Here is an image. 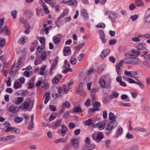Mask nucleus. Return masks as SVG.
Here are the masks:
<instances>
[{
  "mask_svg": "<svg viewBox=\"0 0 150 150\" xmlns=\"http://www.w3.org/2000/svg\"><path fill=\"white\" fill-rule=\"evenodd\" d=\"M118 93L115 92L113 91L112 94L109 96V98L110 99H112L115 98H117L118 96Z\"/></svg>",
  "mask_w": 150,
  "mask_h": 150,
  "instance_id": "obj_15",
  "label": "nucleus"
},
{
  "mask_svg": "<svg viewBox=\"0 0 150 150\" xmlns=\"http://www.w3.org/2000/svg\"><path fill=\"white\" fill-rule=\"evenodd\" d=\"M47 55L46 52H43L42 54L40 57L43 60H45L46 58Z\"/></svg>",
  "mask_w": 150,
  "mask_h": 150,
  "instance_id": "obj_44",
  "label": "nucleus"
},
{
  "mask_svg": "<svg viewBox=\"0 0 150 150\" xmlns=\"http://www.w3.org/2000/svg\"><path fill=\"white\" fill-rule=\"evenodd\" d=\"M137 75V73L136 72L131 71V77L132 78H135V76Z\"/></svg>",
  "mask_w": 150,
  "mask_h": 150,
  "instance_id": "obj_64",
  "label": "nucleus"
},
{
  "mask_svg": "<svg viewBox=\"0 0 150 150\" xmlns=\"http://www.w3.org/2000/svg\"><path fill=\"white\" fill-rule=\"evenodd\" d=\"M100 38L105 37V34L103 31L100 30L99 31Z\"/></svg>",
  "mask_w": 150,
  "mask_h": 150,
  "instance_id": "obj_57",
  "label": "nucleus"
},
{
  "mask_svg": "<svg viewBox=\"0 0 150 150\" xmlns=\"http://www.w3.org/2000/svg\"><path fill=\"white\" fill-rule=\"evenodd\" d=\"M87 146H88V148L90 150H92V149L95 148V145L94 144L91 145V144H87Z\"/></svg>",
  "mask_w": 150,
  "mask_h": 150,
  "instance_id": "obj_48",
  "label": "nucleus"
},
{
  "mask_svg": "<svg viewBox=\"0 0 150 150\" xmlns=\"http://www.w3.org/2000/svg\"><path fill=\"white\" fill-rule=\"evenodd\" d=\"M109 119L112 121V122H117L116 120V117L115 116L113 113L110 112L109 115Z\"/></svg>",
  "mask_w": 150,
  "mask_h": 150,
  "instance_id": "obj_10",
  "label": "nucleus"
},
{
  "mask_svg": "<svg viewBox=\"0 0 150 150\" xmlns=\"http://www.w3.org/2000/svg\"><path fill=\"white\" fill-rule=\"evenodd\" d=\"M80 14L84 20L87 21L88 19V13L86 9H81V10Z\"/></svg>",
  "mask_w": 150,
  "mask_h": 150,
  "instance_id": "obj_4",
  "label": "nucleus"
},
{
  "mask_svg": "<svg viewBox=\"0 0 150 150\" xmlns=\"http://www.w3.org/2000/svg\"><path fill=\"white\" fill-rule=\"evenodd\" d=\"M150 62L147 58L145 56L144 57V59L142 62V64L147 68H149L150 67L149 63Z\"/></svg>",
  "mask_w": 150,
  "mask_h": 150,
  "instance_id": "obj_12",
  "label": "nucleus"
},
{
  "mask_svg": "<svg viewBox=\"0 0 150 150\" xmlns=\"http://www.w3.org/2000/svg\"><path fill=\"white\" fill-rule=\"evenodd\" d=\"M29 106V103L27 101L25 102L23 105V108L25 109H26L28 108Z\"/></svg>",
  "mask_w": 150,
  "mask_h": 150,
  "instance_id": "obj_38",
  "label": "nucleus"
},
{
  "mask_svg": "<svg viewBox=\"0 0 150 150\" xmlns=\"http://www.w3.org/2000/svg\"><path fill=\"white\" fill-rule=\"evenodd\" d=\"M46 66L45 65H42L40 68L41 71L39 74L40 75H44L45 74L44 71L46 68Z\"/></svg>",
  "mask_w": 150,
  "mask_h": 150,
  "instance_id": "obj_25",
  "label": "nucleus"
},
{
  "mask_svg": "<svg viewBox=\"0 0 150 150\" xmlns=\"http://www.w3.org/2000/svg\"><path fill=\"white\" fill-rule=\"evenodd\" d=\"M53 40L55 44H57L60 42L61 39L59 38H57L54 39L53 38Z\"/></svg>",
  "mask_w": 150,
  "mask_h": 150,
  "instance_id": "obj_42",
  "label": "nucleus"
},
{
  "mask_svg": "<svg viewBox=\"0 0 150 150\" xmlns=\"http://www.w3.org/2000/svg\"><path fill=\"white\" fill-rule=\"evenodd\" d=\"M62 129H59L58 131V132L59 134H61L62 136H64L68 131L67 128L64 124H62L61 125Z\"/></svg>",
  "mask_w": 150,
  "mask_h": 150,
  "instance_id": "obj_3",
  "label": "nucleus"
},
{
  "mask_svg": "<svg viewBox=\"0 0 150 150\" xmlns=\"http://www.w3.org/2000/svg\"><path fill=\"white\" fill-rule=\"evenodd\" d=\"M136 80L137 81V82H136V83H135V84L138 85L140 86L141 88L142 89L143 88L144 86L143 84L141 83V82L137 79H136Z\"/></svg>",
  "mask_w": 150,
  "mask_h": 150,
  "instance_id": "obj_36",
  "label": "nucleus"
},
{
  "mask_svg": "<svg viewBox=\"0 0 150 150\" xmlns=\"http://www.w3.org/2000/svg\"><path fill=\"white\" fill-rule=\"evenodd\" d=\"M3 32L5 35H7L8 33V30L7 26H5L2 29Z\"/></svg>",
  "mask_w": 150,
  "mask_h": 150,
  "instance_id": "obj_32",
  "label": "nucleus"
},
{
  "mask_svg": "<svg viewBox=\"0 0 150 150\" xmlns=\"http://www.w3.org/2000/svg\"><path fill=\"white\" fill-rule=\"evenodd\" d=\"M57 59L55 58L52 63L50 68L51 70H53L54 68L57 66Z\"/></svg>",
  "mask_w": 150,
  "mask_h": 150,
  "instance_id": "obj_26",
  "label": "nucleus"
},
{
  "mask_svg": "<svg viewBox=\"0 0 150 150\" xmlns=\"http://www.w3.org/2000/svg\"><path fill=\"white\" fill-rule=\"evenodd\" d=\"M135 4L138 7L142 6H144L143 2L141 0H135Z\"/></svg>",
  "mask_w": 150,
  "mask_h": 150,
  "instance_id": "obj_21",
  "label": "nucleus"
},
{
  "mask_svg": "<svg viewBox=\"0 0 150 150\" xmlns=\"http://www.w3.org/2000/svg\"><path fill=\"white\" fill-rule=\"evenodd\" d=\"M70 106V104L68 101H66L62 103V108H68Z\"/></svg>",
  "mask_w": 150,
  "mask_h": 150,
  "instance_id": "obj_23",
  "label": "nucleus"
},
{
  "mask_svg": "<svg viewBox=\"0 0 150 150\" xmlns=\"http://www.w3.org/2000/svg\"><path fill=\"white\" fill-rule=\"evenodd\" d=\"M18 109V107L15 106L13 105H11L8 109V110L10 112L16 111Z\"/></svg>",
  "mask_w": 150,
  "mask_h": 150,
  "instance_id": "obj_22",
  "label": "nucleus"
},
{
  "mask_svg": "<svg viewBox=\"0 0 150 150\" xmlns=\"http://www.w3.org/2000/svg\"><path fill=\"white\" fill-rule=\"evenodd\" d=\"M139 16L137 14H135L134 15L131 16L130 17V18L132 19V21H136L138 18Z\"/></svg>",
  "mask_w": 150,
  "mask_h": 150,
  "instance_id": "obj_34",
  "label": "nucleus"
},
{
  "mask_svg": "<svg viewBox=\"0 0 150 150\" xmlns=\"http://www.w3.org/2000/svg\"><path fill=\"white\" fill-rule=\"evenodd\" d=\"M100 105V103L98 101L95 102L93 104V106L94 107H99Z\"/></svg>",
  "mask_w": 150,
  "mask_h": 150,
  "instance_id": "obj_56",
  "label": "nucleus"
},
{
  "mask_svg": "<svg viewBox=\"0 0 150 150\" xmlns=\"http://www.w3.org/2000/svg\"><path fill=\"white\" fill-rule=\"evenodd\" d=\"M17 12V11L15 10L12 11L11 12V15L14 19L16 18Z\"/></svg>",
  "mask_w": 150,
  "mask_h": 150,
  "instance_id": "obj_40",
  "label": "nucleus"
},
{
  "mask_svg": "<svg viewBox=\"0 0 150 150\" xmlns=\"http://www.w3.org/2000/svg\"><path fill=\"white\" fill-rule=\"evenodd\" d=\"M76 59L75 58L72 57L70 60V62L72 64H74L76 63Z\"/></svg>",
  "mask_w": 150,
  "mask_h": 150,
  "instance_id": "obj_45",
  "label": "nucleus"
},
{
  "mask_svg": "<svg viewBox=\"0 0 150 150\" xmlns=\"http://www.w3.org/2000/svg\"><path fill=\"white\" fill-rule=\"evenodd\" d=\"M93 123V120L91 119H89L85 122L84 124L87 126H90Z\"/></svg>",
  "mask_w": 150,
  "mask_h": 150,
  "instance_id": "obj_30",
  "label": "nucleus"
},
{
  "mask_svg": "<svg viewBox=\"0 0 150 150\" xmlns=\"http://www.w3.org/2000/svg\"><path fill=\"white\" fill-rule=\"evenodd\" d=\"M117 122H110L107 124L106 129L108 130H110L114 128L117 125Z\"/></svg>",
  "mask_w": 150,
  "mask_h": 150,
  "instance_id": "obj_2",
  "label": "nucleus"
},
{
  "mask_svg": "<svg viewBox=\"0 0 150 150\" xmlns=\"http://www.w3.org/2000/svg\"><path fill=\"white\" fill-rule=\"evenodd\" d=\"M27 40V38L25 36H23L19 39L18 42L19 43L24 45Z\"/></svg>",
  "mask_w": 150,
  "mask_h": 150,
  "instance_id": "obj_8",
  "label": "nucleus"
},
{
  "mask_svg": "<svg viewBox=\"0 0 150 150\" xmlns=\"http://www.w3.org/2000/svg\"><path fill=\"white\" fill-rule=\"evenodd\" d=\"M14 88L17 89L20 88L21 86V85L18 82L15 81L14 83Z\"/></svg>",
  "mask_w": 150,
  "mask_h": 150,
  "instance_id": "obj_35",
  "label": "nucleus"
},
{
  "mask_svg": "<svg viewBox=\"0 0 150 150\" xmlns=\"http://www.w3.org/2000/svg\"><path fill=\"white\" fill-rule=\"evenodd\" d=\"M139 55V51L133 50L127 52L125 54L126 57L123 60H120L119 63H117L115 66L120 68L123 65L124 62L127 64L133 65L139 64L141 62L140 59L138 58Z\"/></svg>",
  "mask_w": 150,
  "mask_h": 150,
  "instance_id": "obj_1",
  "label": "nucleus"
},
{
  "mask_svg": "<svg viewBox=\"0 0 150 150\" xmlns=\"http://www.w3.org/2000/svg\"><path fill=\"white\" fill-rule=\"evenodd\" d=\"M34 123L33 122L31 121L30 122L29 125L28 126V127L29 129L31 130L33 127Z\"/></svg>",
  "mask_w": 150,
  "mask_h": 150,
  "instance_id": "obj_59",
  "label": "nucleus"
},
{
  "mask_svg": "<svg viewBox=\"0 0 150 150\" xmlns=\"http://www.w3.org/2000/svg\"><path fill=\"white\" fill-rule=\"evenodd\" d=\"M50 93L49 92H46L44 96V97H45V99L44 101L45 104H46L49 101L50 99Z\"/></svg>",
  "mask_w": 150,
  "mask_h": 150,
  "instance_id": "obj_14",
  "label": "nucleus"
},
{
  "mask_svg": "<svg viewBox=\"0 0 150 150\" xmlns=\"http://www.w3.org/2000/svg\"><path fill=\"white\" fill-rule=\"evenodd\" d=\"M105 25L103 23L99 24L97 25V27L98 28H105Z\"/></svg>",
  "mask_w": 150,
  "mask_h": 150,
  "instance_id": "obj_52",
  "label": "nucleus"
},
{
  "mask_svg": "<svg viewBox=\"0 0 150 150\" xmlns=\"http://www.w3.org/2000/svg\"><path fill=\"white\" fill-rule=\"evenodd\" d=\"M110 52V50L109 49H107L103 50L101 52L100 57L102 59L105 58Z\"/></svg>",
  "mask_w": 150,
  "mask_h": 150,
  "instance_id": "obj_7",
  "label": "nucleus"
},
{
  "mask_svg": "<svg viewBox=\"0 0 150 150\" xmlns=\"http://www.w3.org/2000/svg\"><path fill=\"white\" fill-rule=\"evenodd\" d=\"M100 86L102 88H104L105 87L106 82L103 79L100 80L99 81Z\"/></svg>",
  "mask_w": 150,
  "mask_h": 150,
  "instance_id": "obj_20",
  "label": "nucleus"
},
{
  "mask_svg": "<svg viewBox=\"0 0 150 150\" xmlns=\"http://www.w3.org/2000/svg\"><path fill=\"white\" fill-rule=\"evenodd\" d=\"M52 81L53 83L57 84L59 82V80L57 78L54 77L52 79Z\"/></svg>",
  "mask_w": 150,
  "mask_h": 150,
  "instance_id": "obj_61",
  "label": "nucleus"
},
{
  "mask_svg": "<svg viewBox=\"0 0 150 150\" xmlns=\"http://www.w3.org/2000/svg\"><path fill=\"white\" fill-rule=\"evenodd\" d=\"M65 2L69 5L73 4L75 3H76V1L74 0H70L68 1H65Z\"/></svg>",
  "mask_w": 150,
  "mask_h": 150,
  "instance_id": "obj_50",
  "label": "nucleus"
},
{
  "mask_svg": "<svg viewBox=\"0 0 150 150\" xmlns=\"http://www.w3.org/2000/svg\"><path fill=\"white\" fill-rule=\"evenodd\" d=\"M103 137V134L101 133H98L96 136L97 142H100Z\"/></svg>",
  "mask_w": 150,
  "mask_h": 150,
  "instance_id": "obj_24",
  "label": "nucleus"
},
{
  "mask_svg": "<svg viewBox=\"0 0 150 150\" xmlns=\"http://www.w3.org/2000/svg\"><path fill=\"white\" fill-rule=\"evenodd\" d=\"M96 72V70L93 69H90L88 71V74H91L92 73H95Z\"/></svg>",
  "mask_w": 150,
  "mask_h": 150,
  "instance_id": "obj_62",
  "label": "nucleus"
},
{
  "mask_svg": "<svg viewBox=\"0 0 150 150\" xmlns=\"http://www.w3.org/2000/svg\"><path fill=\"white\" fill-rule=\"evenodd\" d=\"M105 124V122H102L95 124L94 127L98 128L100 130H102L104 128Z\"/></svg>",
  "mask_w": 150,
  "mask_h": 150,
  "instance_id": "obj_6",
  "label": "nucleus"
},
{
  "mask_svg": "<svg viewBox=\"0 0 150 150\" xmlns=\"http://www.w3.org/2000/svg\"><path fill=\"white\" fill-rule=\"evenodd\" d=\"M84 45V43L80 44L79 45H77L76 47H74L75 49L77 51L79 50L82 47L83 45Z\"/></svg>",
  "mask_w": 150,
  "mask_h": 150,
  "instance_id": "obj_33",
  "label": "nucleus"
},
{
  "mask_svg": "<svg viewBox=\"0 0 150 150\" xmlns=\"http://www.w3.org/2000/svg\"><path fill=\"white\" fill-rule=\"evenodd\" d=\"M72 69L70 67H68V68H66V69L63 71L62 72L65 74L67 73L68 71H72Z\"/></svg>",
  "mask_w": 150,
  "mask_h": 150,
  "instance_id": "obj_53",
  "label": "nucleus"
},
{
  "mask_svg": "<svg viewBox=\"0 0 150 150\" xmlns=\"http://www.w3.org/2000/svg\"><path fill=\"white\" fill-rule=\"evenodd\" d=\"M70 50L69 47H65L64 50V54L65 56H67L68 55V53Z\"/></svg>",
  "mask_w": 150,
  "mask_h": 150,
  "instance_id": "obj_31",
  "label": "nucleus"
},
{
  "mask_svg": "<svg viewBox=\"0 0 150 150\" xmlns=\"http://www.w3.org/2000/svg\"><path fill=\"white\" fill-rule=\"evenodd\" d=\"M61 122L62 120L61 119L58 120L52 126L51 128L53 129H57L58 127L60 126L61 124Z\"/></svg>",
  "mask_w": 150,
  "mask_h": 150,
  "instance_id": "obj_11",
  "label": "nucleus"
},
{
  "mask_svg": "<svg viewBox=\"0 0 150 150\" xmlns=\"http://www.w3.org/2000/svg\"><path fill=\"white\" fill-rule=\"evenodd\" d=\"M104 67L103 66H100L98 67V72L100 74L104 70Z\"/></svg>",
  "mask_w": 150,
  "mask_h": 150,
  "instance_id": "obj_43",
  "label": "nucleus"
},
{
  "mask_svg": "<svg viewBox=\"0 0 150 150\" xmlns=\"http://www.w3.org/2000/svg\"><path fill=\"white\" fill-rule=\"evenodd\" d=\"M54 142L56 143H58L60 142L63 143L65 142V140L64 138H60L56 140Z\"/></svg>",
  "mask_w": 150,
  "mask_h": 150,
  "instance_id": "obj_37",
  "label": "nucleus"
},
{
  "mask_svg": "<svg viewBox=\"0 0 150 150\" xmlns=\"http://www.w3.org/2000/svg\"><path fill=\"white\" fill-rule=\"evenodd\" d=\"M69 128L70 129H72L75 127V125L72 122H70L68 125Z\"/></svg>",
  "mask_w": 150,
  "mask_h": 150,
  "instance_id": "obj_47",
  "label": "nucleus"
},
{
  "mask_svg": "<svg viewBox=\"0 0 150 150\" xmlns=\"http://www.w3.org/2000/svg\"><path fill=\"white\" fill-rule=\"evenodd\" d=\"M132 40L133 41L135 42H138L140 41V39L139 38L137 37H134L132 38Z\"/></svg>",
  "mask_w": 150,
  "mask_h": 150,
  "instance_id": "obj_60",
  "label": "nucleus"
},
{
  "mask_svg": "<svg viewBox=\"0 0 150 150\" xmlns=\"http://www.w3.org/2000/svg\"><path fill=\"white\" fill-rule=\"evenodd\" d=\"M129 7L130 10L133 11L136 8V6L134 4H131L129 5Z\"/></svg>",
  "mask_w": 150,
  "mask_h": 150,
  "instance_id": "obj_55",
  "label": "nucleus"
},
{
  "mask_svg": "<svg viewBox=\"0 0 150 150\" xmlns=\"http://www.w3.org/2000/svg\"><path fill=\"white\" fill-rule=\"evenodd\" d=\"M146 47V44L144 43H141L139 44L137 47V49L139 50H143Z\"/></svg>",
  "mask_w": 150,
  "mask_h": 150,
  "instance_id": "obj_19",
  "label": "nucleus"
},
{
  "mask_svg": "<svg viewBox=\"0 0 150 150\" xmlns=\"http://www.w3.org/2000/svg\"><path fill=\"white\" fill-rule=\"evenodd\" d=\"M23 101V97H17V99L15 100V103L19 105Z\"/></svg>",
  "mask_w": 150,
  "mask_h": 150,
  "instance_id": "obj_18",
  "label": "nucleus"
},
{
  "mask_svg": "<svg viewBox=\"0 0 150 150\" xmlns=\"http://www.w3.org/2000/svg\"><path fill=\"white\" fill-rule=\"evenodd\" d=\"M121 99L122 100L127 99V101H129V99L127 95L125 94H123L121 96Z\"/></svg>",
  "mask_w": 150,
  "mask_h": 150,
  "instance_id": "obj_46",
  "label": "nucleus"
},
{
  "mask_svg": "<svg viewBox=\"0 0 150 150\" xmlns=\"http://www.w3.org/2000/svg\"><path fill=\"white\" fill-rule=\"evenodd\" d=\"M122 131L123 129L122 128L118 127V129L117 130L116 134L115 135V137L116 138L118 137L122 134Z\"/></svg>",
  "mask_w": 150,
  "mask_h": 150,
  "instance_id": "obj_13",
  "label": "nucleus"
},
{
  "mask_svg": "<svg viewBox=\"0 0 150 150\" xmlns=\"http://www.w3.org/2000/svg\"><path fill=\"white\" fill-rule=\"evenodd\" d=\"M117 42L116 39H111L110 40L109 44L110 45H113L115 44Z\"/></svg>",
  "mask_w": 150,
  "mask_h": 150,
  "instance_id": "obj_41",
  "label": "nucleus"
},
{
  "mask_svg": "<svg viewBox=\"0 0 150 150\" xmlns=\"http://www.w3.org/2000/svg\"><path fill=\"white\" fill-rule=\"evenodd\" d=\"M43 7L45 12L47 14H48L50 11L46 6L45 4H43Z\"/></svg>",
  "mask_w": 150,
  "mask_h": 150,
  "instance_id": "obj_39",
  "label": "nucleus"
},
{
  "mask_svg": "<svg viewBox=\"0 0 150 150\" xmlns=\"http://www.w3.org/2000/svg\"><path fill=\"white\" fill-rule=\"evenodd\" d=\"M62 89L63 91L66 93H67L69 90V88L67 85H63L62 86Z\"/></svg>",
  "mask_w": 150,
  "mask_h": 150,
  "instance_id": "obj_27",
  "label": "nucleus"
},
{
  "mask_svg": "<svg viewBox=\"0 0 150 150\" xmlns=\"http://www.w3.org/2000/svg\"><path fill=\"white\" fill-rule=\"evenodd\" d=\"M135 130L137 131L143 132H146L147 131V129H146L139 127L136 128H135Z\"/></svg>",
  "mask_w": 150,
  "mask_h": 150,
  "instance_id": "obj_28",
  "label": "nucleus"
},
{
  "mask_svg": "<svg viewBox=\"0 0 150 150\" xmlns=\"http://www.w3.org/2000/svg\"><path fill=\"white\" fill-rule=\"evenodd\" d=\"M14 129V128L13 127H8L5 130L6 132H8Z\"/></svg>",
  "mask_w": 150,
  "mask_h": 150,
  "instance_id": "obj_49",
  "label": "nucleus"
},
{
  "mask_svg": "<svg viewBox=\"0 0 150 150\" xmlns=\"http://www.w3.org/2000/svg\"><path fill=\"white\" fill-rule=\"evenodd\" d=\"M6 136L7 137V140L13 139L16 137V136L14 135H9Z\"/></svg>",
  "mask_w": 150,
  "mask_h": 150,
  "instance_id": "obj_63",
  "label": "nucleus"
},
{
  "mask_svg": "<svg viewBox=\"0 0 150 150\" xmlns=\"http://www.w3.org/2000/svg\"><path fill=\"white\" fill-rule=\"evenodd\" d=\"M23 120V118L22 117H15L14 119V121L16 123H19L22 121Z\"/></svg>",
  "mask_w": 150,
  "mask_h": 150,
  "instance_id": "obj_29",
  "label": "nucleus"
},
{
  "mask_svg": "<svg viewBox=\"0 0 150 150\" xmlns=\"http://www.w3.org/2000/svg\"><path fill=\"white\" fill-rule=\"evenodd\" d=\"M115 68L117 74L119 75H120L122 72L120 68L118 67L117 66H115Z\"/></svg>",
  "mask_w": 150,
  "mask_h": 150,
  "instance_id": "obj_51",
  "label": "nucleus"
},
{
  "mask_svg": "<svg viewBox=\"0 0 150 150\" xmlns=\"http://www.w3.org/2000/svg\"><path fill=\"white\" fill-rule=\"evenodd\" d=\"M5 44V42L4 39H1L0 40V46L2 47L4 46Z\"/></svg>",
  "mask_w": 150,
  "mask_h": 150,
  "instance_id": "obj_58",
  "label": "nucleus"
},
{
  "mask_svg": "<svg viewBox=\"0 0 150 150\" xmlns=\"http://www.w3.org/2000/svg\"><path fill=\"white\" fill-rule=\"evenodd\" d=\"M70 112L74 113L81 112L82 111L80 106H79L77 107H74V109L71 110Z\"/></svg>",
  "mask_w": 150,
  "mask_h": 150,
  "instance_id": "obj_9",
  "label": "nucleus"
},
{
  "mask_svg": "<svg viewBox=\"0 0 150 150\" xmlns=\"http://www.w3.org/2000/svg\"><path fill=\"white\" fill-rule=\"evenodd\" d=\"M95 91L96 90L94 88H93L91 91V100L93 101H95L96 100L95 99Z\"/></svg>",
  "mask_w": 150,
  "mask_h": 150,
  "instance_id": "obj_17",
  "label": "nucleus"
},
{
  "mask_svg": "<svg viewBox=\"0 0 150 150\" xmlns=\"http://www.w3.org/2000/svg\"><path fill=\"white\" fill-rule=\"evenodd\" d=\"M68 12L67 11L64 10L63 12L61 14V15L59 16V17L58 18H60L63 17L64 16L67 15V13Z\"/></svg>",
  "mask_w": 150,
  "mask_h": 150,
  "instance_id": "obj_54",
  "label": "nucleus"
},
{
  "mask_svg": "<svg viewBox=\"0 0 150 150\" xmlns=\"http://www.w3.org/2000/svg\"><path fill=\"white\" fill-rule=\"evenodd\" d=\"M71 142L74 148L75 149H77L79 145L78 140L77 139H71Z\"/></svg>",
  "mask_w": 150,
  "mask_h": 150,
  "instance_id": "obj_5",
  "label": "nucleus"
},
{
  "mask_svg": "<svg viewBox=\"0 0 150 150\" xmlns=\"http://www.w3.org/2000/svg\"><path fill=\"white\" fill-rule=\"evenodd\" d=\"M25 13L26 14V17L27 18H31L33 16V13L28 10H26L25 11Z\"/></svg>",
  "mask_w": 150,
  "mask_h": 150,
  "instance_id": "obj_16",
  "label": "nucleus"
}]
</instances>
